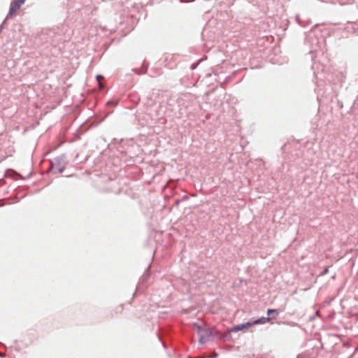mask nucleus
I'll list each match as a JSON object with an SVG mask.
<instances>
[{
	"mask_svg": "<svg viewBox=\"0 0 358 358\" xmlns=\"http://www.w3.org/2000/svg\"><path fill=\"white\" fill-rule=\"evenodd\" d=\"M118 103L119 101L117 99H110L106 102V105L108 106H116L118 104Z\"/></svg>",
	"mask_w": 358,
	"mask_h": 358,
	"instance_id": "nucleus-12",
	"label": "nucleus"
},
{
	"mask_svg": "<svg viewBox=\"0 0 358 358\" xmlns=\"http://www.w3.org/2000/svg\"><path fill=\"white\" fill-rule=\"evenodd\" d=\"M301 17H302V15H300V14H296L295 15V20L296 21V22L299 24L301 23Z\"/></svg>",
	"mask_w": 358,
	"mask_h": 358,
	"instance_id": "nucleus-17",
	"label": "nucleus"
},
{
	"mask_svg": "<svg viewBox=\"0 0 358 358\" xmlns=\"http://www.w3.org/2000/svg\"><path fill=\"white\" fill-rule=\"evenodd\" d=\"M311 24V20L308 17L302 15L301 17V23L299 25L302 27H307L308 25Z\"/></svg>",
	"mask_w": 358,
	"mask_h": 358,
	"instance_id": "nucleus-10",
	"label": "nucleus"
},
{
	"mask_svg": "<svg viewBox=\"0 0 358 358\" xmlns=\"http://www.w3.org/2000/svg\"><path fill=\"white\" fill-rule=\"evenodd\" d=\"M26 2V0H12L10 3L9 10L7 14V18H12L15 13L20 9L22 5Z\"/></svg>",
	"mask_w": 358,
	"mask_h": 358,
	"instance_id": "nucleus-4",
	"label": "nucleus"
},
{
	"mask_svg": "<svg viewBox=\"0 0 358 358\" xmlns=\"http://www.w3.org/2000/svg\"><path fill=\"white\" fill-rule=\"evenodd\" d=\"M207 340H208V338L206 337H205L204 335H203V334L199 335V341L200 343L203 344L207 341Z\"/></svg>",
	"mask_w": 358,
	"mask_h": 358,
	"instance_id": "nucleus-14",
	"label": "nucleus"
},
{
	"mask_svg": "<svg viewBox=\"0 0 358 358\" xmlns=\"http://www.w3.org/2000/svg\"><path fill=\"white\" fill-rule=\"evenodd\" d=\"M217 356H218V353L216 352H214L213 354L209 357V358H216V357H217Z\"/></svg>",
	"mask_w": 358,
	"mask_h": 358,
	"instance_id": "nucleus-18",
	"label": "nucleus"
},
{
	"mask_svg": "<svg viewBox=\"0 0 358 358\" xmlns=\"http://www.w3.org/2000/svg\"><path fill=\"white\" fill-rule=\"evenodd\" d=\"M147 70H148V66L145 65V62H143L142 66L140 69H138V68L134 69L133 71L136 74L141 75V74H145L147 72Z\"/></svg>",
	"mask_w": 358,
	"mask_h": 358,
	"instance_id": "nucleus-8",
	"label": "nucleus"
},
{
	"mask_svg": "<svg viewBox=\"0 0 358 358\" xmlns=\"http://www.w3.org/2000/svg\"><path fill=\"white\" fill-rule=\"evenodd\" d=\"M329 267H330L329 266H325V268H324L323 271H322L320 273V275L322 276V275H327L329 273Z\"/></svg>",
	"mask_w": 358,
	"mask_h": 358,
	"instance_id": "nucleus-15",
	"label": "nucleus"
},
{
	"mask_svg": "<svg viewBox=\"0 0 358 358\" xmlns=\"http://www.w3.org/2000/svg\"><path fill=\"white\" fill-rule=\"evenodd\" d=\"M314 75L315 76L316 78H317V76L316 75V72H314Z\"/></svg>",
	"mask_w": 358,
	"mask_h": 358,
	"instance_id": "nucleus-23",
	"label": "nucleus"
},
{
	"mask_svg": "<svg viewBox=\"0 0 358 358\" xmlns=\"http://www.w3.org/2000/svg\"><path fill=\"white\" fill-rule=\"evenodd\" d=\"M250 327H252L250 321H248L247 322H245V323H243V324H237V325H235V326L232 327L231 328H230V331L237 332L238 331L246 329H248V328H249Z\"/></svg>",
	"mask_w": 358,
	"mask_h": 358,
	"instance_id": "nucleus-6",
	"label": "nucleus"
},
{
	"mask_svg": "<svg viewBox=\"0 0 358 358\" xmlns=\"http://www.w3.org/2000/svg\"><path fill=\"white\" fill-rule=\"evenodd\" d=\"M327 79L329 82L333 83L334 85H341L345 81V76L341 71H335L328 75Z\"/></svg>",
	"mask_w": 358,
	"mask_h": 358,
	"instance_id": "nucleus-5",
	"label": "nucleus"
},
{
	"mask_svg": "<svg viewBox=\"0 0 358 358\" xmlns=\"http://www.w3.org/2000/svg\"><path fill=\"white\" fill-rule=\"evenodd\" d=\"M231 332L230 331V329H228V331L224 333V334H221L220 331H218L217 330H216V337H220V338L222 339H224V340H231Z\"/></svg>",
	"mask_w": 358,
	"mask_h": 358,
	"instance_id": "nucleus-7",
	"label": "nucleus"
},
{
	"mask_svg": "<svg viewBox=\"0 0 358 358\" xmlns=\"http://www.w3.org/2000/svg\"><path fill=\"white\" fill-rule=\"evenodd\" d=\"M279 313V310L268 308L266 310L267 317H261L260 318L250 321L251 325L264 324L273 320H275Z\"/></svg>",
	"mask_w": 358,
	"mask_h": 358,
	"instance_id": "nucleus-3",
	"label": "nucleus"
},
{
	"mask_svg": "<svg viewBox=\"0 0 358 358\" xmlns=\"http://www.w3.org/2000/svg\"><path fill=\"white\" fill-rule=\"evenodd\" d=\"M0 206H3V204H0Z\"/></svg>",
	"mask_w": 358,
	"mask_h": 358,
	"instance_id": "nucleus-25",
	"label": "nucleus"
},
{
	"mask_svg": "<svg viewBox=\"0 0 358 358\" xmlns=\"http://www.w3.org/2000/svg\"><path fill=\"white\" fill-rule=\"evenodd\" d=\"M161 342H162V344L163 347H164V348H166V343H164V342H162V341H161Z\"/></svg>",
	"mask_w": 358,
	"mask_h": 358,
	"instance_id": "nucleus-21",
	"label": "nucleus"
},
{
	"mask_svg": "<svg viewBox=\"0 0 358 358\" xmlns=\"http://www.w3.org/2000/svg\"><path fill=\"white\" fill-rule=\"evenodd\" d=\"M96 78V80H97L98 81H99V79H100V78H103V76H101V75H97Z\"/></svg>",
	"mask_w": 358,
	"mask_h": 358,
	"instance_id": "nucleus-20",
	"label": "nucleus"
},
{
	"mask_svg": "<svg viewBox=\"0 0 358 358\" xmlns=\"http://www.w3.org/2000/svg\"><path fill=\"white\" fill-rule=\"evenodd\" d=\"M202 334L204 335V336L207 338L210 337L214 338L216 337V331L213 334V331L210 328H204Z\"/></svg>",
	"mask_w": 358,
	"mask_h": 358,
	"instance_id": "nucleus-9",
	"label": "nucleus"
},
{
	"mask_svg": "<svg viewBox=\"0 0 358 358\" xmlns=\"http://www.w3.org/2000/svg\"><path fill=\"white\" fill-rule=\"evenodd\" d=\"M5 182H5L4 179H3V178L0 179V187L3 185L5 184Z\"/></svg>",
	"mask_w": 358,
	"mask_h": 358,
	"instance_id": "nucleus-19",
	"label": "nucleus"
},
{
	"mask_svg": "<svg viewBox=\"0 0 358 358\" xmlns=\"http://www.w3.org/2000/svg\"><path fill=\"white\" fill-rule=\"evenodd\" d=\"M188 358H191V357H188Z\"/></svg>",
	"mask_w": 358,
	"mask_h": 358,
	"instance_id": "nucleus-26",
	"label": "nucleus"
},
{
	"mask_svg": "<svg viewBox=\"0 0 358 358\" xmlns=\"http://www.w3.org/2000/svg\"><path fill=\"white\" fill-rule=\"evenodd\" d=\"M150 264L148 266V267L146 268V270L144 272V273L143 274V275L141 277V278H140L141 282H144L150 277Z\"/></svg>",
	"mask_w": 358,
	"mask_h": 358,
	"instance_id": "nucleus-11",
	"label": "nucleus"
},
{
	"mask_svg": "<svg viewBox=\"0 0 358 358\" xmlns=\"http://www.w3.org/2000/svg\"><path fill=\"white\" fill-rule=\"evenodd\" d=\"M3 355L2 353H0V357H3Z\"/></svg>",
	"mask_w": 358,
	"mask_h": 358,
	"instance_id": "nucleus-22",
	"label": "nucleus"
},
{
	"mask_svg": "<svg viewBox=\"0 0 358 358\" xmlns=\"http://www.w3.org/2000/svg\"><path fill=\"white\" fill-rule=\"evenodd\" d=\"M65 155H59L50 161V169L53 173H62L66 169Z\"/></svg>",
	"mask_w": 358,
	"mask_h": 358,
	"instance_id": "nucleus-2",
	"label": "nucleus"
},
{
	"mask_svg": "<svg viewBox=\"0 0 358 358\" xmlns=\"http://www.w3.org/2000/svg\"><path fill=\"white\" fill-rule=\"evenodd\" d=\"M10 18H7V15L6 16L5 19L2 22V23L0 24V33L2 31V30L4 29V24H6V21L9 20Z\"/></svg>",
	"mask_w": 358,
	"mask_h": 358,
	"instance_id": "nucleus-16",
	"label": "nucleus"
},
{
	"mask_svg": "<svg viewBox=\"0 0 358 358\" xmlns=\"http://www.w3.org/2000/svg\"><path fill=\"white\" fill-rule=\"evenodd\" d=\"M194 328L196 329L197 331V333L201 335L202 334V332L203 331V329L201 327V326L200 324H199L198 323H194Z\"/></svg>",
	"mask_w": 358,
	"mask_h": 358,
	"instance_id": "nucleus-13",
	"label": "nucleus"
},
{
	"mask_svg": "<svg viewBox=\"0 0 358 358\" xmlns=\"http://www.w3.org/2000/svg\"><path fill=\"white\" fill-rule=\"evenodd\" d=\"M271 316H272V315H275V313H271Z\"/></svg>",
	"mask_w": 358,
	"mask_h": 358,
	"instance_id": "nucleus-24",
	"label": "nucleus"
},
{
	"mask_svg": "<svg viewBox=\"0 0 358 358\" xmlns=\"http://www.w3.org/2000/svg\"><path fill=\"white\" fill-rule=\"evenodd\" d=\"M317 24H315L312 29L306 34L305 44L310 46V53L317 52L321 47V43L323 41L322 38H319L315 32V27Z\"/></svg>",
	"mask_w": 358,
	"mask_h": 358,
	"instance_id": "nucleus-1",
	"label": "nucleus"
}]
</instances>
